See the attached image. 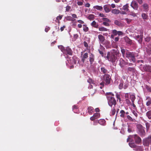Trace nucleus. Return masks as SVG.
<instances>
[{"mask_svg": "<svg viewBox=\"0 0 151 151\" xmlns=\"http://www.w3.org/2000/svg\"><path fill=\"white\" fill-rule=\"evenodd\" d=\"M113 52L111 54L109 53L106 56V58L108 60L113 63L117 60V57H119L121 54L119 50H114Z\"/></svg>", "mask_w": 151, "mask_h": 151, "instance_id": "1", "label": "nucleus"}, {"mask_svg": "<svg viewBox=\"0 0 151 151\" xmlns=\"http://www.w3.org/2000/svg\"><path fill=\"white\" fill-rule=\"evenodd\" d=\"M106 95L109 105L111 107L113 105L115 106L116 104V101L114 97V95L111 93H107Z\"/></svg>", "mask_w": 151, "mask_h": 151, "instance_id": "2", "label": "nucleus"}, {"mask_svg": "<svg viewBox=\"0 0 151 151\" xmlns=\"http://www.w3.org/2000/svg\"><path fill=\"white\" fill-rule=\"evenodd\" d=\"M126 55V57L133 62H135L136 61L135 58L138 57L139 56L138 53L129 51L127 52Z\"/></svg>", "mask_w": 151, "mask_h": 151, "instance_id": "3", "label": "nucleus"}, {"mask_svg": "<svg viewBox=\"0 0 151 151\" xmlns=\"http://www.w3.org/2000/svg\"><path fill=\"white\" fill-rule=\"evenodd\" d=\"M58 48L60 49L63 54L66 55L68 54L72 55V51L70 48L67 47L65 48L62 45H60L58 46Z\"/></svg>", "mask_w": 151, "mask_h": 151, "instance_id": "4", "label": "nucleus"}, {"mask_svg": "<svg viewBox=\"0 0 151 151\" xmlns=\"http://www.w3.org/2000/svg\"><path fill=\"white\" fill-rule=\"evenodd\" d=\"M102 80L105 82V85H108L110 84L111 79L109 75L105 74L102 76Z\"/></svg>", "mask_w": 151, "mask_h": 151, "instance_id": "5", "label": "nucleus"}, {"mask_svg": "<svg viewBox=\"0 0 151 151\" xmlns=\"http://www.w3.org/2000/svg\"><path fill=\"white\" fill-rule=\"evenodd\" d=\"M138 129V134L141 137L144 136L145 135V132L142 126L139 124L137 125Z\"/></svg>", "mask_w": 151, "mask_h": 151, "instance_id": "6", "label": "nucleus"}, {"mask_svg": "<svg viewBox=\"0 0 151 151\" xmlns=\"http://www.w3.org/2000/svg\"><path fill=\"white\" fill-rule=\"evenodd\" d=\"M150 143L151 145V136H149L147 138L144 139L143 140V144L144 146H149Z\"/></svg>", "mask_w": 151, "mask_h": 151, "instance_id": "7", "label": "nucleus"}, {"mask_svg": "<svg viewBox=\"0 0 151 151\" xmlns=\"http://www.w3.org/2000/svg\"><path fill=\"white\" fill-rule=\"evenodd\" d=\"M140 69L143 72H151V66L142 65L140 67Z\"/></svg>", "mask_w": 151, "mask_h": 151, "instance_id": "8", "label": "nucleus"}, {"mask_svg": "<svg viewBox=\"0 0 151 151\" xmlns=\"http://www.w3.org/2000/svg\"><path fill=\"white\" fill-rule=\"evenodd\" d=\"M140 35H137L135 36L134 38L138 40L139 42L140 43H142L143 40V32L141 30L140 31Z\"/></svg>", "mask_w": 151, "mask_h": 151, "instance_id": "9", "label": "nucleus"}, {"mask_svg": "<svg viewBox=\"0 0 151 151\" xmlns=\"http://www.w3.org/2000/svg\"><path fill=\"white\" fill-rule=\"evenodd\" d=\"M76 18V14H73L72 15V17L71 16H67L65 17V19L69 21H71L73 22V27L75 28L76 26V24L75 23V22L74 21L75 20V18Z\"/></svg>", "mask_w": 151, "mask_h": 151, "instance_id": "10", "label": "nucleus"}, {"mask_svg": "<svg viewBox=\"0 0 151 151\" xmlns=\"http://www.w3.org/2000/svg\"><path fill=\"white\" fill-rule=\"evenodd\" d=\"M133 138H134L135 142L137 144H139L142 143V139L137 134L133 135Z\"/></svg>", "mask_w": 151, "mask_h": 151, "instance_id": "11", "label": "nucleus"}, {"mask_svg": "<svg viewBox=\"0 0 151 151\" xmlns=\"http://www.w3.org/2000/svg\"><path fill=\"white\" fill-rule=\"evenodd\" d=\"M130 6L135 10H137L139 7L138 3L135 1H133L131 2Z\"/></svg>", "mask_w": 151, "mask_h": 151, "instance_id": "12", "label": "nucleus"}, {"mask_svg": "<svg viewBox=\"0 0 151 151\" xmlns=\"http://www.w3.org/2000/svg\"><path fill=\"white\" fill-rule=\"evenodd\" d=\"M103 8L105 12L106 13H108L110 12L111 10V7L110 5L109 4H107L104 5Z\"/></svg>", "mask_w": 151, "mask_h": 151, "instance_id": "13", "label": "nucleus"}, {"mask_svg": "<svg viewBox=\"0 0 151 151\" xmlns=\"http://www.w3.org/2000/svg\"><path fill=\"white\" fill-rule=\"evenodd\" d=\"M127 70V72L129 74H134L136 72V69L134 67H128Z\"/></svg>", "mask_w": 151, "mask_h": 151, "instance_id": "14", "label": "nucleus"}, {"mask_svg": "<svg viewBox=\"0 0 151 151\" xmlns=\"http://www.w3.org/2000/svg\"><path fill=\"white\" fill-rule=\"evenodd\" d=\"M119 65L122 68L125 65H128V63L126 62L123 59L120 58L119 60Z\"/></svg>", "mask_w": 151, "mask_h": 151, "instance_id": "15", "label": "nucleus"}, {"mask_svg": "<svg viewBox=\"0 0 151 151\" xmlns=\"http://www.w3.org/2000/svg\"><path fill=\"white\" fill-rule=\"evenodd\" d=\"M98 37L99 42L102 44L105 40L104 37L102 35H98Z\"/></svg>", "mask_w": 151, "mask_h": 151, "instance_id": "16", "label": "nucleus"}, {"mask_svg": "<svg viewBox=\"0 0 151 151\" xmlns=\"http://www.w3.org/2000/svg\"><path fill=\"white\" fill-rule=\"evenodd\" d=\"M129 145L131 147L134 148V149L137 146L134 142V141L133 140H132L129 143Z\"/></svg>", "mask_w": 151, "mask_h": 151, "instance_id": "17", "label": "nucleus"}, {"mask_svg": "<svg viewBox=\"0 0 151 151\" xmlns=\"http://www.w3.org/2000/svg\"><path fill=\"white\" fill-rule=\"evenodd\" d=\"M144 11L145 12H147L149 10V6L146 3H144L142 5Z\"/></svg>", "mask_w": 151, "mask_h": 151, "instance_id": "18", "label": "nucleus"}, {"mask_svg": "<svg viewBox=\"0 0 151 151\" xmlns=\"http://www.w3.org/2000/svg\"><path fill=\"white\" fill-rule=\"evenodd\" d=\"M94 56L92 54H91L89 55V61L91 64H92L94 61Z\"/></svg>", "mask_w": 151, "mask_h": 151, "instance_id": "19", "label": "nucleus"}, {"mask_svg": "<svg viewBox=\"0 0 151 151\" xmlns=\"http://www.w3.org/2000/svg\"><path fill=\"white\" fill-rule=\"evenodd\" d=\"M101 72L104 74L109 73L107 69L104 67H102L101 68Z\"/></svg>", "mask_w": 151, "mask_h": 151, "instance_id": "20", "label": "nucleus"}, {"mask_svg": "<svg viewBox=\"0 0 151 151\" xmlns=\"http://www.w3.org/2000/svg\"><path fill=\"white\" fill-rule=\"evenodd\" d=\"M91 25L94 28H98L99 25L97 23H96L95 21H93L91 23Z\"/></svg>", "mask_w": 151, "mask_h": 151, "instance_id": "21", "label": "nucleus"}, {"mask_svg": "<svg viewBox=\"0 0 151 151\" xmlns=\"http://www.w3.org/2000/svg\"><path fill=\"white\" fill-rule=\"evenodd\" d=\"M93 8L94 9L99 11H102L103 9V7L101 6H99V5H96L94 6L93 7Z\"/></svg>", "mask_w": 151, "mask_h": 151, "instance_id": "22", "label": "nucleus"}, {"mask_svg": "<svg viewBox=\"0 0 151 151\" xmlns=\"http://www.w3.org/2000/svg\"><path fill=\"white\" fill-rule=\"evenodd\" d=\"M111 13L115 14H118L120 13V11L117 9H113L111 10Z\"/></svg>", "mask_w": 151, "mask_h": 151, "instance_id": "23", "label": "nucleus"}, {"mask_svg": "<svg viewBox=\"0 0 151 151\" xmlns=\"http://www.w3.org/2000/svg\"><path fill=\"white\" fill-rule=\"evenodd\" d=\"M143 147L142 146H137L134 150L137 151H142L143 150Z\"/></svg>", "mask_w": 151, "mask_h": 151, "instance_id": "24", "label": "nucleus"}, {"mask_svg": "<svg viewBox=\"0 0 151 151\" xmlns=\"http://www.w3.org/2000/svg\"><path fill=\"white\" fill-rule=\"evenodd\" d=\"M88 53H85L83 55V58L82 59L81 61L83 62H84L85 61V59H86L88 58Z\"/></svg>", "mask_w": 151, "mask_h": 151, "instance_id": "25", "label": "nucleus"}, {"mask_svg": "<svg viewBox=\"0 0 151 151\" xmlns=\"http://www.w3.org/2000/svg\"><path fill=\"white\" fill-rule=\"evenodd\" d=\"M129 6L128 4H127L126 5L123 6L122 9L124 10L128 11L129 10Z\"/></svg>", "mask_w": 151, "mask_h": 151, "instance_id": "26", "label": "nucleus"}, {"mask_svg": "<svg viewBox=\"0 0 151 151\" xmlns=\"http://www.w3.org/2000/svg\"><path fill=\"white\" fill-rule=\"evenodd\" d=\"M120 116L122 118H124L125 116V112L123 110H122L120 111Z\"/></svg>", "mask_w": 151, "mask_h": 151, "instance_id": "27", "label": "nucleus"}, {"mask_svg": "<svg viewBox=\"0 0 151 151\" xmlns=\"http://www.w3.org/2000/svg\"><path fill=\"white\" fill-rule=\"evenodd\" d=\"M88 112L90 114H91L93 112V108L92 107H89L88 108Z\"/></svg>", "mask_w": 151, "mask_h": 151, "instance_id": "28", "label": "nucleus"}, {"mask_svg": "<svg viewBox=\"0 0 151 151\" xmlns=\"http://www.w3.org/2000/svg\"><path fill=\"white\" fill-rule=\"evenodd\" d=\"M106 121L104 119H100L98 121V123L101 125H104Z\"/></svg>", "mask_w": 151, "mask_h": 151, "instance_id": "29", "label": "nucleus"}, {"mask_svg": "<svg viewBox=\"0 0 151 151\" xmlns=\"http://www.w3.org/2000/svg\"><path fill=\"white\" fill-rule=\"evenodd\" d=\"M114 23L115 25L119 26H121L122 24L120 21L117 20H115Z\"/></svg>", "mask_w": 151, "mask_h": 151, "instance_id": "30", "label": "nucleus"}, {"mask_svg": "<svg viewBox=\"0 0 151 151\" xmlns=\"http://www.w3.org/2000/svg\"><path fill=\"white\" fill-rule=\"evenodd\" d=\"M94 15L93 14H90L88 16V19L90 20H92L94 19Z\"/></svg>", "mask_w": 151, "mask_h": 151, "instance_id": "31", "label": "nucleus"}, {"mask_svg": "<svg viewBox=\"0 0 151 151\" xmlns=\"http://www.w3.org/2000/svg\"><path fill=\"white\" fill-rule=\"evenodd\" d=\"M83 30L85 32H87L89 30L88 28L86 26V25L83 24Z\"/></svg>", "mask_w": 151, "mask_h": 151, "instance_id": "32", "label": "nucleus"}, {"mask_svg": "<svg viewBox=\"0 0 151 151\" xmlns=\"http://www.w3.org/2000/svg\"><path fill=\"white\" fill-rule=\"evenodd\" d=\"M142 17L144 19H148V15L145 13H143L142 14Z\"/></svg>", "mask_w": 151, "mask_h": 151, "instance_id": "33", "label": "nucleus"}, {"mask_svg": "<svg viewBox=\"0 0 151 151\" xmlns=\"http://www.w3.org/2000/svg\"><path fill=\"white\" fill-rule=\"evenodd\" d=\"M124 82L123 81H121L119 86V88L120 89H122L124 88Z\"/></svg>", "mask_w": 151, "mask_h": 151, "instance_id": "34", "label": "nucleus"}, {"mask_svg": "<svg viewBox=\"0 0 151 151\" xmlns=\"http://www.w3.org/2000/svg\"><path fill=\"white\" fill-rule=\"evenodd\" d=\"M99 30L101 31H106L107 30V29L104 27H98Z\"/></svg>", "mask_w": 151, "mask_h": 151, "instance_id": "35", "label": "nucleus"}, {"mask_svg": "<svg viewBox=\"0 0 151 151\" xmlns=\"http://www.w3.org/2000/svg\"><path fill=\"white\" fill-rule=\"evenodd\" d=\"M125 40L126 42L128 44H131L132 43V41L128 37L125 38Z\"/></svg>", "mask_w": 151, "mask_h": 151, "instance_id": "36", "label": "nucleus"}, {"mask_svg": "<svg viewBox=\"0 0 151 151\" xmlns=\"http://www.w3.org/2000/svg\"><path fill=\"white\" fill-rule=\"evenodd\" d=\"M146 114L149 119H151V111H149L147 112Z\"/></svg>", "mask_w": 151, "mask_h": 151, "instance_id": "37", "label": "nucleus"}, {"mask_svg": "<svg viewBox=\"0 0 151 151\" xmlns=\"http://www.w3.org/2000/svg\"><path fill=\"white\" fill-rule=\"evenodd\" d=\"M130 98L132 101V103L134 102V101L135 99V97L134 95H130Z\"/></svg>", "mask_w": 151, "mask_h": 151, "instance_id": "38", "label": "nucleus"}, {"mask_svg": "<svg viewBox=\"0 0 151 151\" xmlns=\"http://www.w3.org/2000/svg\"><path fill=\"white\" fill-rule=\"evenodd\" d=\"M127 118L128 120L132 122H133L135 120V119H132V118L129 115L127 116Z\"/></svg>", "mask_w": 151, "mask_h": 151, "instance_id": "39", "label": "nucleus"}, {"mask_svg": "<svg viewBox=\"0 0 151 151\" xmlns=\"http://www.w3.org/2000/svg\"><path fill=\"white\" fill-rule=\"evenodd\" d=\"M132 113L134 115L135 119H137L138 116L137 112L134 110H133L132 111Z\"/></svg>", "mask_w": 151, "mask_h": 151, "instance_id": "40", "label": "nucleus"}, {"mask_svg": "<svg viewBox=\"0 0 151 151\" xmlns=\"http://www.w3.org/2000/svg\"><path fill=\"white\" fill-rule=\"evenodd\" d=\"M93 115L96 119L99 118L100 116V114L99 113H95L93 114Z\"/></svg>", "mask_w": 151, "mask_h": 151, "instance_id": "41", "label": "nucleus"}, {"mask_svg": "<svg viewBox=\"0 0 151 151\" xmlns=\"http://www.w3.org/2000/svg\"><path fill=\"white\" fill-rule=\"evenodd\" d=\"M116 112V110L115 107H114L112 110H111V115L113 116L115 114Z\"/></svg>", "mask_w": 151, "mask_h": 151, "instance_id": "42", "label": "nucleus"}, {"mask_svg": "<svg viewBox=\"0 0 151 151\" xmlns=\"http://www.w3.org/2000/svg\"><path fill=\"white\" fill-rule=\"evenodd\" d=\"M133 136L132 135H129L128 136V138L127 139V142H128L129 141H131V140H133L132 139V138H133Z\"/></svg>", "mask_w": 151, "mask_h": 151, "instance_id": "43", "label": "nucleus"}, {"mask_svg": "<svg viewBox=\"0 0 151 151\" xmlns=\"http://www.w3.org/2000/svg\"><path fill=\"white\" fill-rule=\"evenodd\" d=\"M102 20L104 21V22H111V21L110 19L106 18H103Z\"/></svg>", "mask_w": 151, "mask_h": 151, "instance_id": "44", "label": "nucleus"}, {"mask_svg": "<svg viewBox=\"0 0 151 151\" xmlns=\"http://www.w3.org/2000/svg\"><path fill=\"white\" fill-rule=\"evenodd\" d=\"M87 81L90 84H93L94 81L91 78H89L87 80Z\"/></svg>", "mask_w": 151, "mask_h": 151, "instance_id": "45", "label": "nucleus"}, {"mask_svg": "<svg viewBox=\"0 0 151 151\" xmlns=\"http://www.w3.org/2000/svg\"><path fill=\"white\" fill-rule=\"evenodd\" d=\"M112 33L113 35L116 36L117 35V33H118V31H117L116 29H114L112 30Z\"/></svg>", "mask_w": 151, "mask_h": 151, "instance_id": "46", "label": "nucleus"}, {"mask_svg": "<svg viewBox=\"0 0 151 151\" xmlns=\"http://www.w3.org/2000/svg\"><path fill=\"white\" fill-rule=\"evenodd\" d=\"M128 86H129V83H128L126 82V83H124V89H126L127 88Z\"/></svg>", "mask_w": 151, "mask_h": 151, "instance_id": "47", "label": "nucleus"}, {"mask_svg": "<svg viewBox=\"0 0 151 151\" xmlns=\"http://www.w3.org/2000/svg\"><path fill=\"white\" fill-rule=\"evenodd\" d=\"M121 52L122 54V55L124 57V55L125 53V50L124 49L121 48Z\"/></svg>", "mask_w": 151, "mask_h": 151, "instance_id": "48", "label": "nucleus"}, {"mask_svg": "<svg viewBox=\"0 0 151 151\" xmlns=\"http://www.w3.org/2000/svg\"><path fill=\"white\" fill-rule=\"evenodd\" d=\"M102 24L104 25L107 27H109L110 26L109 24L107 22H103L102 23Z\"/></svg>", "mask_w": 151, "mask_h": 151, "instance_id": "49", "label": "nucleus"}, {"mask_svg": "<svg viewBox=\"0 0 151 151\" xmlns=\"http://www.w3.org/2000/svg\"><path fill=\"white\" fill-rule=\"evenodd\" d=\"M129 15L132 16L133 17H136L137 16L136 14L132 12H130L129 14Z\"/></svg>", "mask_w": 151, "mask_h": 151, "instance_id": "50", "label": "nucleus"}, {"mask_svg": "<svg viewBox=\"0 0 151 151\" xmlns=\"http://www.w3.org/2000/svg\"><path fill=\"white\" fill-rule=\"evenodd\" d=\"M125 101H126L127 104L128 105H129L131 104V102L129 99V98L126 99Z\"/></svg>", "mask_w": 151, "mask_h": 151, "instance_id": "51", "label": "nucleus"}, {"mask_svg": "<svg viewBox=\"0 0 151 151\" xmlns=\"http://www.w3.org/2000/svg\"><path fill=\"white\" fill-rule=\"evenodd\" d=\"M146 88L147 91L150 92H151V87H150L149 86H146Z\"/></svg>", "mask_w": 151, "mask_h": 151, "instance_id": "52", "label": "nucleus"}, {"mask_svg": "<svg viewBox=\"0 0 151 151\" xmlns=\"http://www.w3.org/2000/svg\"><path fill=\"white\" fill-rule=\"evenodd\" d=\"M150 40V38L149 37H147L145 38V40L146 42H148Z\"/></svg>", "mask_w": 151, "mask_h": 151, "instance_id": "53", "label": "nucleus"}, {"mask_svg": "<svg viewBox=\"0 0 151 151\" xmlns=\"http://www.w3.org/2000/svg\"><path fill=\"white\" fill-rule=\"evenodd\" d=\"M62 15H59L57 17H56V19L58 21H59V20H61L62 18Z\"/></svg>", "mask_w": 151, "mask_h": 151, "instance_id": "54", "label": "nucleus"}, {"mask_svg": "<svg viewBox=\"0 0 151 151\" xmlns=\"http://www.w3.org/2000/svg\"><path fill=\"white\" fill-rule=\"evenodd\" d=\"M83 43H84V46L85 47H86V48L88 47V43H87V42H86V41H84Z\"/></svg>", "mask_w": 151, "mask_h": 151, "instance_id": "55", "label": "nucleus"}, {"mask_svg": "<svg viewBox=\"0 0 151 151\" xmlns=\"http://www.w3.org/2000/svg\"><path fill=\"white\" fill-rule=\"evenodd\" d=\"M125 20L128 24H129L131 21V20L128 18H126Z\"/></svg>", "mask_w": 151, "mask_h": 151, "instance_id": "56", "label": "nucleus"}, {"mask_svg": "<svg viewBox=\"0 0 151 151\" xmlns=\"http://www.w3.org/2000/svg\"><path fill=\"white\" fill-rule=\"evenodd\" d=\"M124 97L126 99H128L129 98V94L128 93H125L124 95Z\"/></svg>", "mask_w": 151, "mask_h": 151, "instance_id": "57", "label": "nucleus"}, {"mask_svg": "<svg viewBox=\"0 0 151 151\" xmlns=\"http://www.w3.org/2000/svg\"><path fill=\"white\" fill-rule=\"evenodd\" d=\"M117 35L119 36L122 35L123 34V32L122 31H118Z\"/></svg>", "mask_w": 151, "mask_h": 151, "instance_id": "58", "label": "nucleus"}, {"mask_svg": "<svg viewBox=\"0 0 151 151\" xmlns=\"http://www.w3.org/2000/svg\"><path fill=\"white\" fill-rule=\"evenodd\" d=\"M139 4H141L143 3L142 0H136Z\"/></svg>", "mask_w": 151, "mask_h": 151, "instance_id": "59", "label": "nucleus"}, {"mask_svg": "<svg viewBox=\"0 0 151 151\" xmlns=\"http://www.w3.org/2000/svg\"><path fill=\"white\" fill-rule=\"evenodd\" d=\"M116 98L117 99V100H118V99H120V95L118 93L116 94Z\"/></svg>", "mask_w": 151, "mask_h": 151, "instance_id": "60", "label": "nucleus"}, {"mask_svg": "<svg viewBox=\"0 0 151 151\" xmlns=\"http://www.w3.org/2000/svg\"><path fill=\"white\" fill-rule=\"evenodd\" d=\"M98 51H99V53H100V54H101V56H104V53H103V52L102 51L100 50H98Z\"/></svg>", "mask_w": 151, "mask_h": 151, "instance_id": "61", "label": "nucleus"}, {"mask_svg": "<svg viewBox=\"0 0 151 151\" xmlns=\"http://www.w3.org/2000/svg\"><path fill=\"white\" fill-rule=\"evenodd\" d=\"M50 29V28L49 27H46L45 29V31L46 32H47Z\"/></svg>", "mask_w": 151, "mask_h": 151, "instance_id": "62", "label": "nucleus"}, {"mask_svg": "<svg viewBox=\"0 0 151 151\" xmlns=\"http://www.w3.org/2000/svg\"><path fill=\"white\" fill-rule=\"evenodd\" d=\"M90 4L89 3H87L85 4V6L86 7H89L90 6Z\"/></svg>", "mask_w": 151, "mask_h": 151, "instance_id": "63", "label": "nucleus"}, {"mask_svg": "<svg viewBox=\"0 0 151 151\" xmlns=\"http://www.w3.org/2000/svg\"><path fill=\"white\" fill-rule=\"evenodd\" d=\"M78 22L79 23H80V24H83L84 23V22L81 20H78Z\"/></svg>", "mask_w": 151, "mask_h": 151, "instance_id": "64", "label": "nucleus"}]
</instances>
